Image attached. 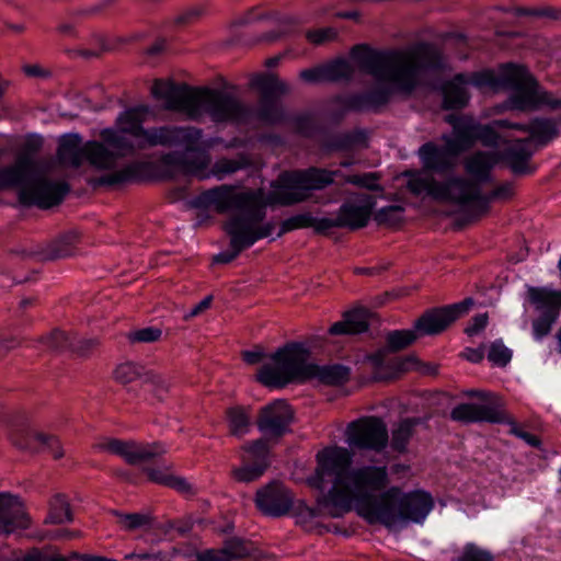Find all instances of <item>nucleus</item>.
<instances>
[{
    "instance_id": "obj_36",
    "label": "nucleus",
    "mask_w": 561,
    "mask_h": 561,
    "mask_svg": "<svg viewBox=\"0 0 561 561\" xmlns=\"http://www.w3.org/2000/svg\"><path fill=\"white\" fill-rule=\"evenodd\" d=\"M142 171V163L134 161L123 168L115 170L101 176L98 180L100 185L113 186L129 182H135L140 179Z\"/></svg>"
},
{
    "instance_id": "obj_3",
    "label": "nucleus",
    "mask_w": 561,
    "mask_h": 561,
    "mask_svg": "<svg viewBox=\"0 0 561 561\" xmlns=\"http://www.w3.org/2000/svg\"><path fill=\"white\" fill-rule=\"evenodd\" d=\"M150 113L146 105L129 107L117 116L115 128H104L100 136L110 149L117 167L121 159L133 157L139 150L153 147L178 149L179 145L194 140L197 135L192 126L163 125L145 128Z\"/></svg>"
},
{
    "instance_id": "obj_37",
    "label": "nucleus",
    "mask_w": 561,
    "mask_h": 561,
    "mask_svg": "<svg viewBox=\"0 0 561 561\" xmlns=\"http://www.w3.org/2000/svg\"><path fill=\"white\" fill-rule=\"evenodd\" d=\"M72 520L70 504L62 494L54 495L49 501L48 514L45 524L60 525Z\"/></svg>"
},
{
    "instance_id": "obj_18",
    "label": "nucleus",
    "mask_w": 561,
    "mask_h": 561,
    "mask_svg": "<svg viewBox=\"0 0 561 561\" xmlns=\"http://www.w3.org/2000/svg\"><path fill=\"white\" fill-rule=\"evenodd\" d=\"M250 83L261 93L257 118L266 124L282 122L284 115L277 98L288 92V85L272 73L255 75Z\"/></svg>"
},
{
    "instance_id": "obj_64",
    "label": "nucleus",
    "mask_w": 561,
    "mask_h": 561,
    "mask_svg": "<svg viewBox=\"0 0 561 561\" xmlns=\"http://www.w3.org/2000/svg\"><path fill=\"white\" fill-rule=\"evenodd\" d=\"M211 301H213V297L211 296H206L198 304H196L190 310V312L187 314H185L184 319L194 318V317L201 314L202 312H204L205 310H207L210 307Z\"/></svg>"
},
{
    "instance_id": "obj_47",
    "label": "nucleus",
    "mask_w": 561,
    "mask_h": 561,
    "mask_svg": "<svg viewBox=\"0 0 561 561\" xmlns=\"http://www.w3.org/2000/svg\"><path fill=\"white\" fill-rule=\"evenodd\" d=\"M404 211V208L399 205H391L380 208L376 215L375 220L379 225H386V226H397L402 222V214Z\"/></svg>"
},
{
    "instance_id": "obj_46",
    "label": "nucleus",
    "mask_w": 561,
    "mask_h": 561,
    "mask_svg": "<svg viewBox=\"0 0 561 561\" xmlns=\"http://www.w3.org/2000/svg\"><path fill=\"white\" fill-rule=\"evenodd\" d=\"M488 359L494 366L504 367L512 359V351L504 345L502 340H496L489 347Z\"/></svg>"
},
{
    "instance_id": "obj_62",
    "label": "nucleus",
    "mask_w": 561,
    "mask_h": 561,
    "mask_svg": "<svg viewBox=\"0 0 561 561\" xmlns=\"http://www.w3.org/2000/svg\"><path fill=\"white\" fill-rule=\"evenodd\" d=\"M318 514L316 510L310 507L300 508L296 515L297 524L305 527L307 530L311 529V523L317 518Z\"/></svg>"
},
{
    "instance_id": "obj_28",
    "label": "nucleus",
    "mask_w": 561,
    "mask_h": 561,
    "mask_svg": "<svg viewBox=\"0 0 561 561\" xmlns=\"http://www.w3.org/2000/svg\"><path fill=\"white\" fill-rule=\"evenodd\" d=\"M499 162V153L495 151H476L463 161L465 171L478 185L491 181V171Z\"/></svg>"
},
{
    "instance_id": "obj_39",
    "label": "nucleus",
    "mask_w": 561,
    "mask_h": 561,
    "mask_svg": "<svg viewBox=\"0 0 561 561\" xmlns=\"http://www.w3.org/2000/svg\"><path fill=\"white\" fill-rule=\"evenodd\" d=\"M229 431L232 435L241 437L249 433L251 421L248 412L240 407L230 408L227 411Z\"/></svg>"
},
{
    "instance_id": "obj_60",
    "label": "nucleus",
    "mask_w": 561,
    "mask_h": 561,
    "mask_svg": "<svg viewBox=\"0 0 561 561\" xmlns=\"http://www.w3.org/2000/svg\"><path fill=\"white\" fill-rule=\"evenodd\" d=\"M488 314L486 313H480L472 318L469 325L465 329L466 334L469 336H473L481 331H483L488 324Z\"/></svg>"
},
{
    "instance_id": "obj_14",
    "label": "nucleus",
    "mask_w": 561,
    "mask_h": 561,
    "mask_svg": "<svg viewBox=\"0 0 561 561\" xmlns=\"http://www.w3.org/2000/svg\"><path fill=\"white\" fill-rule=\"evenodd\" d=\"M58 160L66 165L79 168L84 161L96 170H114L113 156L101 140H90L82 144L77 134L61 137L57 149Z\"/></svg>"
},
{
    "instance_id": "obj_26",
    "label": "nucleus",
    "mask_w": 561,
    "mask_h": 561,
    "mask_svg": "<svg viewBox=\"0 0 561 561\" xmlns=\"http://www.w3.org/2000/svg\"><path fill=\"white\" fill-rule=\"evenodd\" d=\"M496 126H512V129L528 134V139L539 147H545L559 136V123L549 117H536L529 124L512 123L508 119L495 122Z\"/></svg>"
},
{
    "instance_id": "obj_10",
    "label": "nucleus",
    "mask_w": 561,
    "mask_h": 561,
    "mask_svg": "<svg viewBox=\"0 0 561 561\" xmlns=\"http://www.w3.org/2000/svg\"><path fill=\"white\" fill-rule=\"evenodd\" d=\"M310 351L304 343L291 342L278 347L268 356L256 374V380L265 387L284 388L291 382L308 380Z\"/></svg>"
},
{
    "instance_id": "obj_23",
    "label": "nucleus",
    "mask_w": 561,
    "mask_h": 561,
    "mask_svg": "<svg viewBox=\"0 0 561 561\" xmlns=\"http://www.w3.org/2000/svg\"><path fill=\"white\" fill-rule=\"evenodd\" d=\"M31 526L22 499L10 492H0V534L10 535Z\"/></svg>"
},
{
    "instance_id": "obj_41",
    "label": "nucleus",
    "mask_w": 561,
    "mask_h": 561,
    "mask_svg": "<svg viewBox=\"0 0 561 561\" xmlns=\"http://www.w3.org/2000/svg\"><path fill=\"white\" fill-rule=\"evenodd\" d=\"M267 438H260L243 447L244 454L243 461L260 463L268 467L270 447L266 442Z\"/></svg>"
},
{
    "instance_id": "obj_22",
    "label": "nucleus",
    "mask_w": 561,
    "mask_h": 561,
    "mask_svg": "<svg viewBox=\"0 0 561 561\" xmlns=\"http://www.w3.org/2000/svg\"><path fill=\"white\" fill-rule=\"evenodd\" d=\"M294 411L285 400H275L263 407L256 421L259 431L267 439H278L289 432Z\"/></svg>"
},
{
    "instance_id": "obj_19",
    "label": "nucleus",
    "mask_w": 561,
    "mask_h": 561,
    "mask_svg": "<svg viewBox=\"0 0 561 561\" xmlns=\"http://www.w3.org/2000/svg\"><path fill=\"white\" fill-rule=\"evenodd\" d=\"M347 443L358 449L382 451L389 443L386 423L377 416H366L348 424Z\"/></svg>"
},
{
    "instance_id": "obj_30",
    "label": "nucleus",
    "mask_w": 561,
    "mask_h": 561,
    "mask_svg": "<svg viewBox=\"0 0 561 561\" xmlns=\"http://www.w3.org/2000/svg\"><path fill=\"white\" fill-rule=\"evenodd\" d=\"M531 141L528 138L517 139L510 142L503 156L511 170L516 174L528 173V161L534 154L530 148Z\"/></svg>"
},
{
    "instance_id": "obj_38",
    "label": "nucleus",
    "mask_w": 561,
    "mask_h": 561,
    "mask_svg": "<svg viewBox=\"0 0 561 561\" xmlns=\"http://www.w3.org/2000/svg\"><path fill=\"white\" fill-rule=\"evenodd\" d=\"M324 66L328 82L348 81L354 76V67L347 59L339 58Z\"/></svg>"
},
{
    "instance_id": "obj_12",
    "label": "nucleus",
    "mask_w": 561,
    "mask_h": 561,
    "mask_svg": "<svg viewBox=\"0 0 561 561\" xmlns=\"http://www.w3.org/2000/svg\"><path fill=\"white\" fill-rule=\"evenodd\" d=\"M433 507L431 495L423 491L403 494L397 486L381 493V507L374 524L396 527L409 522H422Z\"/></svg>"
},
{
    "instance_id": "obj_29",
    "label": "nucleus",
    "mask_w": 561,
    "mask_h": 561,
    "mask_svg": "<svg viewBox=\"0 0 561 561\" xmlns=\"http://www.w3.org/2000/svg\"><path fill=\"white\" fill-rule=\"evenodd\" d=\"M251 554V546L241 539L227 540L219 549H206L196 553V561H232Z\"/></svg>"
},
{
    "instance_id": "obj_49",
    "label": "nucleus",
    "mask_w": 561,
    "mask_h": 561,
    "mask_svg": "<svg viewBox=\"0 0 561 561\" xmlns=\"http://www.w3.org/2000/svg\"><path fill=\"white\" fill-rule=\"evenodd\" d=\"M161 335V329L148 327L129 332L127 339L130 343H152L160 340Z\"/></svg>"
},
{
    "instance_id": "obj_55",
    "label": "nucleus",
    "mask_w": 561,
    "mask_h": 561,
    "mask_svg": "<svg viewBox=\"0 0 561 561\" xmlns=\"http://www.w3.org/2000/svg\"><path fill=\"white\" fill-rule=\"evenodd\" d=\"M558 317L548 316L541 313V316L533 322L534 335L537 340H541L543 336L549 334L552 324L556 322Z\"/></svg>"
},
{
    "instance_id": "obj_42",
    "label": "nucleus",
    "mask_w": 561,
    "mask_h": 561,
    "mask_svg": "<svg viewBox=\"0 0 561 561\" xmlns=\"http://www.w3.org/2000/svg\"><path fill=\"white\" fill-rule=\"evenodd\" d=\"M415 325L410 330H394L387 334V345L391 351H400L411 345L417 337Z\"/></svg>"
},
{
    "instance_id": "obj_34",
    "label": "nucleus",
    "mask_w": 561,
    "mask_h": 561,
    "mask_svg": "<svg viewBox=\"0 0 561 561\" xmlns=\"http://www.w3.org/2000/svg\"><path fill=\"white\" fill-rule=\"evenodd\" d=\"M420 423L419 419L408 417L401 420L391 431L390 447L393 451L403 454L408 450V445L414 435L415 426Z\"/></svg>"
},
{
    "instance_id": "obj_31",
    "label": "nucleus",
    "mask_w": 561,
    "mask_h": 561,
    "mask_svg": "<svg viewBox=\"0 0 561 561\" xmlns=\"http://www.w3.org/2000/svg\"><path fill=\"white\" fill-rule=\"evenodd\" d=\"M368 327V313L360 308L345 312L342 321L330 327L329 333L332 335L359 334L367 331Z\"/></svg>"
},
{
    "instance_id": "obj_32",
    "label": "nucleus",
    "mask_w": 561,
    "mask_h": 561,
    "mask_svg": "<svg viewBox=\"0 0 561 561\" xmlns=\"http://www.w3.org/2000/svg\"><path fill=\"white\" fill-rule=\"evenodd\" d=\"M309 367L308 380L318 379L325 385L339 386L345 383L350 378V368L341 364L319 366L309 363Z\"/></svg>"
},
{
    "instance_id": "obj_15",
    "label": "nucleus",
    "mask_w": 561,
    "mask_h": 561,
    "mask_svg": "<svg viewBox=\"0 0 561 561\" xmlns=\"http://www.w3.org/2000/svg\"><path fill=\"white\" fill-rule=\"evenodd\" d=\"M238 186L221 184L205 190L190 201V206L198 210L213 209L218 214L239 210L250 206L262 190L238 191Z\"/></svg>"
},
{
    "instance_id": "obj_50",
    "label": "nucleus",
    "mask_w": 561,
    "mask_h": 561,
    "mask_svg": "<svg viewBox=\"0 0 561 561\" xmlns=\"http://www.w3.org/2000/svg\"><path fill=\"white\" fill-rule=\"evenodd\" d=\"M267 467L263 465L252 463L244 465L238 469L233 470V476L236 480L240 482H252L257 480L266 470Z\"/></svg>"
},
{
    "instance_id": "obj_13",
    "label": "nucleus",
    "mask_w": 561,
    "mask_h": 561,
    "mask_svg": "<svg viewBox=\"0 0 561 561\" xmlns=\"http://www.w3.org/2000/svg\"><path fill=\"white\" fill-rule=\"evenodd\" d=\"M237 211L224 224V230L230 239V249L243 251L272 234L274 224H262L266 215L263 192L255 197L252 205L243 206Z\"/></svg>"
},
{
    "instance_id": "obj_2",
    "label": "nucleus",
    "mask_w": 561,
    "mask_h": 561,
    "mask_svg": "<svg viewBox=\"0 0 561 561\" xmlns=\"http://www.w3.org/2000/svg\"><path fill=\"white\" fill-rule=\"evenodd\" d=\"M352 454L344 447H327L317 454V469L310 483L324 491L325 483L332 485L323 496L322 505L332 517H341L352 510L369 524L381 507V494L388 482L386 466H362L351 468Z\"/></svg>"
},
{
    "instance_id": "obj_53",
    "label": "nucleus",
    "mask_w": 561,
    "mask_h": 561,
    "mask_svg": "<svg viewBox=\"0 0 561 561\" xmlns=\"http://www.w3.org/2000/svg\"><path fill=\"white\" fill-rule=\"evenodd\" d=\"M445 145L442 146L450 157L457 160L458 156L462 152L471 148L468 144L463 142L461 138H459L455 133L451 135H444L442 137Z\"/></svg>"
},
{
    "instance_id": "obj_1",
    "label": "nucleus",
    "mask_w": 561,
    "mask_h": 561,
    "mask_svg": "<svg viewBox=\"0 0 561 561\" xmlns=\"http://www.w3.org/2000/svg\"><path fill=\"white\" fill-rule=\"evenodd\" d=\"M352 57L358 67L382 87L366 92L337 96L335 102L345 111H378L389 103L392 94L411 95L427 71L447 68L443 53L431 44L409 48L376 50L355 46Z\"/></svg>"
},
{
    "instance_id": "obj_25",
    "label": "nucleus",
    "mask_w": 561,
    "mask_h": 561,
    "mask_svg": "<svg viewBox=\"0 0 561 561\" xmlns=\"http://www.w3.org/2000/svg\"><path fill=\"white\" fill-rule=\"evenodd\" d=\"M375 198L367 194H358L344 202L339 208V221L343 228L356 230L367 226L373 209Z\"/></svg>"
},
{
    "instance_id": "obj_40",
    "label": "nucleus",
    "mask_w": 561,
    "mask_h": 561,
    "mask_svg": "<svg viewBox=\"0 0 561 561\" xmlns=\"http://www.w3.org/2000/svg\"><path fill=\"white\" fill-rule=\"evenodd\" d=\"M112 514L117 518L121 528L126 531H133L142 527L150 526L152 517L144 513H123L119 511H112Z\"/></svg>"
},
{
    "instance_id": "obj_21",
    "label": "nucleus",
    "mask_w": 561,
    "mask_h": 561,
    "mask_svg": "<svg viewBox=\"0 0 561 561\" xmlns=\"http://www.w3.org/2000/svg\"><path fill=\"white\" fill-rule=\"evenodd\" d=\"M473 304V299L466 298L457 304L427 310L415 321L416 332L421 336L440 334L458 318L467 313Z\"/></svg>"
},
{
    "instance_id": "obj_51",
    "label": "nucleus",
    "mask_w": 561,
    "mask_h": 561,
    "mask_svg": "<svg viewBox=\"0 0 561 561\" xmlns=\"http://www.w3.org/2000/svg\"><path fill=\"white\" fill-rule=\"evenodd\" d=\"M144 472L149 481L167 486L172 474V465L161 463L158 467H147Z\"/></svg>"
},
{
    "instance_id": "obj_16",
    "label": "nucleus",
    "mask_w": 561,
    "mask_h": 561,
    "mask_svg": "<svg viewBox=\"0 0 561 561\" xmlns=\"http://www.w3.org/2000/svg\"><path fill=\"white\" fill-rule=\"evenodd\" d=\"M522 79H518L516 92L512 93L504 107L512 111L531 112L542 107L561 108V99L540 87L525 66H520Z\"/></svg>"
},
{
    "instance_id": "obj_61",
    "label": "nucleus",
    "mask_w": 561,
    "mask_h": 561,
    "mask_svg": "<svg viewBox=\"0 0 561 561\" xmlns=\"http://www.w3.org/2000/svg\"><path fill=\"white\" fill-rule=\"evenodd\" d=\"M294 126L302 135H310L314 127L313 117L309 114L299 115L295 118Z\"/></svg>"
},
{
    "instance_id": "obj_24",
    "label": "nucleus",
    "mask_w": 561,
    "mask_h": 561,
    "mask_svg": "<svg viewBox=\"0 0 561 561\" xmlns=\"http://www.w3.org/2000/svg\"><path fill=\"white\" fill-rule=\"evenodd\" d=\"M293 494L282 483L273 482L260 489L255 495L257 508L267 516L286 515L293 506Z\"/></svg>"
},
{
    "instance_id": "obj_56",
    "label": "nucleus",
    "mask_w": 561,
    "mask_h": 561,
    "mask_svg": "<svg viewBox=\"0 0 561 561\" xmlns=\"http://www.w3.org/2000/svg\"><path fill=\"white\" fill-rule=\"evenodd\" d=\"M335 36L336 32L331 27L309 31L306 34L307 39L314 45H321L323 43L330 42Z\"/></svg>"
},
{
    "instance_id": "obj_58",
    "label": "nucleus",
    "mask_w": 561,
    "mask_h": 561,
    "mask_svg": "<svg viewBox=\"0 0 561 561\" xmlns=\"http://www.w3.org/2000/svg\"><path fill=\"white\" fill-rule=\"evenodd\" d=\"M167 486L183 494H194V486L183 477L171 474Z\"/></svg>"
},
{
    "instance_id": "obj_52",
    "label": "nucleus",
    "mask_w": 561,
    "mask_h": 561,
    "mask_svg": "<svg viewBox=\"0 0 561 561\" xmlns=\"http://www.w3.org/2000/svg\"><path fill=\"white\" fill-rule=\"evenodd\" d=\"M145 385L158 399H163L170 387L164 377L154 374L146 375Z\"/></svg>"
},
{
    "instance_id": "obj_44",
    "label": "nucleus",
    "mask_w": 561,
    "mask_h": 561,
    "mask_svg": "<svg viewBox=\"0 0 561 561\" xmlns=\"http://www.w3.org/2000/svg\"><path fill=\"white\" fill-rule=\"evenodd\" d=\"M145 376L144 367L131 363H123L114 370V378L123 385L131 383Z\"/></svg>"
},
{
    "instance_id": "obj_20",
    "label": "nucleus",
    "mask_w": 561,
    "mask_h": 561,
    "mask_svg": "<svg viewBox=\"0 0 561 561\" xmlns=\"http://www.w3.org/2000/svg\"><path fill=\"white\" fill-rule=\"evenodd\" d=\"M417 154L423 168L421 170H408L402 173V176L407 178V188L410 193L409 182L412 180L411 174L413 173L424 172L437 182L457 176L453 173L457 165L456 159L450 157L442 146L432 141L425 142L419 148Z\"/></svg>"
},
{
    "instance_id": "obj_59",
    "label": "nucleus",
    "mask_w": 561,
    "mask_h": 561,
    "mask_svg": "<svg viewBox=\"0 0 561 561\" xmlns=\"http://www.w3.org/2000/svg\"><path fill=\"white\" fill-rule=\"evenodd\" d=\"M318 233H323L332 228H343L339 221V216L335 218H316L313 217V225L311 226Z\"/></svg>"
},
{
    "instance_id": "obj_17",
    "label": "nucleus",
    "mask_w": 561,
    "mask_h": 561,
    "mask_svg": "<svg viewBox=\"0 0 561 561\" xmlns=\"http://www.w3.org/2000/svg\"><path fill=\"white\" fill-rule=\"evenodd\" d=\"M99 454L107 453L122 457L128 465H139L163 456L167 447L161 443L142 444L113 437H102L92 446Z\"/></svg>"
},
{
    "instance_id": "obj_54",
    "label": "nucleus",
    "mask_w": 561,
    "mask_h": 561,
    "mask_svg": "<svg viewBox=\"0 0 561 561\" xmlns=\"http://www.w3.org/2000/svg\"><path fill=\"white\" fill-rule=\"evenodd\" d=\"M458 561H493V558L488 551L480 549L473 543H468L465 546Z\"/></svg>"
},
{
    "instance_id": "obj_9",
    "label": "nucleus",
    "mask_w": 561,
    "mask_h": 561,
    "mask_svg": "<svg viewBox=\"0 0 561 561\" xmlns=\"http://www.w3.org/2000/svg\"><path fill=\"white\" fill-rule=\"evenodd\" d=\"M520 66L510 62L502 65L497 72L484 70L469 75L457 73L440 87L443 107L445 110H460L467 106L470 100L469 85L480 90H511L513 93L516 92L518 79H522L520 76H523Z\"/></svg>"
},
{
    "instance_id": "obj_4",
    "label": "nucleus",
    "mask_w": 561,
    "mask_h": 561,
    "mask_svg": "<svg viewBox=\"0 0 561 561\" xmlns=\"http://www.w3.org/2000/svg\"><path fill=\"white\" fill-rule=\"evenodd\" d=\"M151 93L163 102L165 110L182 113L193 121L207 115L215 123L239 122L247 113L237 96L220 89L192 88L158 79L152 84Z\"/></svg>"
},
{
    "instance_id": "obj_63",
    "label": "nucleus",
    "mask_w": 561,
    "mask_h": 561,
    "mask_svg": "<svg viewBox=\"0 0 561 561\" xmlns=\"http://www.w3.org/2000/svg\"><path fill=\"white\" fill-rule=\"evenodd\" d=\"M512 434L515 436L522 438L525 440L529 446L538 447L540 445V439L528 432L523 431L516 423H511V431Z\"/></svg>"
},
{
    "instance_id": "obj_33",
    "label": "nucleus",
    "mask_w": 561,
    "mask_h": 561,
    "mask_svg": "<svg viewBox=\"0 0 561 561\" xmlns=\"http://www.w3.org/2000/svg\"><path fill=\"white\" fill-rule=\"evenodd\" d=\"M530 300L543 314L558 317L561 308V291L533 288Z\"/></svg>"
},
{
    "instance_id": "obj_48",
    "label": "nucleus",
    "mask_w": 561,
    "mask_h": 561,
    "mask_svg": "<svg viewBox=\"0 0 561 561\" xmlns=\"http://www.w3.org/2000/svg\"><path fill=\"white\" fill-rule=\"evenodd\" d=\"M313 225V216L310 213H301L285 219L280 224L278 236L287 233L293 230L311 228Z\"/></svg>"
},
{
    "instance_id": "obj_35",
    "label": "nucleus",
    "mask_w": 561,
    "mask_h": 561,
    "mask_svg": "<svg viewBox=\"0 0 561 561\" xmlns=\"http://www.w3.org/2000/svg\"><path fill=\"white\" fill-rule=\"evenodd\" d=\"M445 121L453 126V133L461 138L463 142L468 144L470 147L474 145L480 124L472 117L449 114L446 116Z\"/></svg>"
},
{
    "instance_id": "obj_7",
    "label": "nucleus",
    "mask_w": 561,
    "mask_h": 561,
    "mask_svg": "<svg viewBox=\"0 0 561 561\" xmlns=\"http://www.w3.org/2000/svg\"><path fill=\"white\" fill-rule=\"evenodd\" d=\"M197 131L194 140L179 145L181 151L168 152L162 156L161 161L165 165L179 168L185 174L193 175L199 180L215 178L222 181L226 178L245 169L249 165L244 157L238 159L220 158L211 164L209 150L220 141L219 138H204L203 129L192 126Z\"/></svg>"
},
{
    "instance_id": "obj_43",
    "label": "nucleus",
    "mask_w": 561,
    "mask_h": 561,
    "mask_svg": "<svg viewBox=\"0 0 561 561\" xmlns=\"http://www.w3.org/2000/svg\"><path fill=\"white\" fill-rule=\"evenodd\" d=\"M49 350L64 351L71 348L78 353L83 354L84 351L75 344V339L68 336L65 332L54 330L50 334L41 340Z\"/></svg>"
},
{
    "instance_id": "obj_6",
    "label": "nucleus",
    "mask_w": 561,
    "mask_h": 561,
    "mask_svg": "<svg viewBox=\"0 0 561 561\" xmlns=\"http://www.w3.org/2000/svg\"><path fill=\"white\" fill-rule=\"evenodd\" d=\"M411 176L409 187L412 195L428 196L436 202L458 206L473 205L480 213H486L491 202L507 199L514 193L511 183L501 184L484 194L477 182L465 176H450L444 182H437L424 172H416Z\"/></svg>"
},
{
    "instance_id": "obj_5",
    "label": "nucleus",
    "mask_w": 561,
    "mask_h": 561,
    "mask_svg": "<svg viewBox=\"0 0 561 561\" xmlns=\"http://www.w3.org/2000/svg\"><path fill=\"white\" fill-rule=\"evenodd\" d=\"M336 176L350 183L370 191L381 190L377 173L343 175L340 170L330 171L320 168L282 172L272 184L274 188L267 196L268 204L290 206L305 202L312 191H320L331 185Z\"/></svg>"
},
{
    "instance_id": "obj_57",
    "label": "nucleus",
    "mask_w": 561,
    "mask_h": 561,
    "mask_svg": "<svg viewBox=\"0 0 561 561\" xmlns=\"http://www.w3.org/2000/svg\"><path fill=\"white\" fill-rule=\"evenodd\" d=\"M299 77L307 83L328 82L324 66L304 69L300 71Z\"/></svg>"
},
{
    "instance_id": "obj_11",
    "label": "nucleus",
    "mask_w": 561,
    "mask_h": 561,
    "mask_svg": "<svg viewBox=\"0 0 561 561\" xmlns=\"http://www.w3.org/2000/svg\"><path fill=\"white\" fill-rule=\"evenodd\" d=\"M0 427L7 438L18 449L32 453H48L58 460L65 456L60 439L49 433L37 431L31 415L22 410L1 411Z\"/></svg>"
},
{
    "instance_id": "obj_45",
    "label": "nucleus",
    "mask_w": 561,
    "mask_h": 561,
    "mask_svg": "<svg viewBox=\"0 0 561 561\" xmlns=\"http://www.w3.org/2000/svg\"><path fill=\"white\" fill-rule=\"evenodd\" d=\"M494 119L490 125H479L477 141H480L485 147L496 148L501 144V136L496 133L497 128H511L512 126H496Z\"/></svg>"
},
{
    "instance_id": "obj_8",
    "label": "nucleus",
    "mask_w": 561,
    "mask_h": 561,
    "mask_svg": "<svg viewBox=\"0 0 561 561\" xmlns=\"http://www.w3.org/2000/svg\"><path fill=\"white\" fill-rule=\"evenodd\" d=\"M4 169H15L13 182L0 187H19V202L24 206H37L48 209L59 205L69 193L70 187L64 181H53L36 170V161L28 154H19L12 165Z\"/></svg>"
},
{
    "instance_id": "obj_27",
    "label": "nucleus",
    "mask_w": 561,
    "mask_h": 561,
    "mask_svg": "<svg viewBox=\"0 0 561 561\" xmlns=\"http://www.w3.org/2000/svg\"><path fill=\"white\" fill-rule=\"evenodd\" d=\"M450 417L463 423H502L505 420L504 414L494 407L474 403L458 404L451 410Z\"/></svg>"
}]
</instances>
